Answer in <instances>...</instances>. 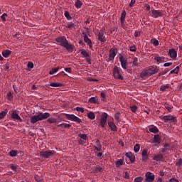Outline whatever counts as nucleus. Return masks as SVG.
Returning <instances> with one entry per match:
<instances>
[{
    "instance_id": "obj_62",
    "label": "nucleus",
    "mask_w": 182,
    "mask_h": 182,
    "mask_svg": "<svg viewBox=\"0 0 182 182\" xmlns=\"http://www.w3.org/2000/svg\"><path fill=\"white\" fill-rule=\"evenodd\" d=\"M64 70L68 73H72V68H65Z\"/></svg>"
},
{
    "instance_id": "obj_10",
    "label": "nucleus",
    "mask_w": 182,
    "mask_h": 182,
    "mask_svg": "<svg viewBox=\"0 0 182 182\" xmlns=\"http://www.w3.org/2000/svg\"><path fill=\"white\" fill-rule=\"evenodd\" d=\"M160 143H161V136L159 134L154 135L151 144H155V146H157V144H160Z\"/></svg>"
},
{
    "instance_id": "obj_19",
    "label": "nucleus",
    "mask_w": 182,
    "mask_h": 182,
    "mask_svg": "<svg viewBox=\"0 0 182 182\" xmlns=\"http://www.w3.org/2000/svg\"><path fill=\"white\" fill-rule=\"evenodd\" d=\"M11 119H14V120H18V122H22V118H21L19 114H18L15 111L11 113Z\"/></svg>"
},
{
    "instance_id": "obj_14",
    "label": "nucleus",
    "mask_w": 182,
    "mask_h": 182,
    "mask_svg": "<svg viewBox=\"0 0 182 182\" xmlns=\"http://www.w3.org/2000/svg\"><path fill=\"white\" fill-rule=\"evenodd\" d=\"M142 161L146 163L149 161V154H147V149H144L141 154Z\"/></svg>"
},
{
    "instance_id": "obj_60",
    "label": "nucleus",
    "mask_w": 182,
    "mask_h": 182,
    "mask_svg": "<svg viewBox=\"0 0 182 182\" xmlns=\"http://www.w3.org/2000/svg\"><path fill=\"white\" fill-rule=\"evenodd\" d=\"M97 157H99V159L100 160H102V159H103V152H99L97 154Z\"/></svg>"
},
{
    "instance_id": "obj_47",
    "label": "nucleus",
    "mask_w": 182,
    "mask_h": 182,
    "mask_svg": "<svg viewBox=\"0 0 182 182\" xmlns=\"http://www.w3.org/2000/svg\"><path fill=\"white\" fill-rule=\"evenodd\" d=\"M64 16L67 18L68 21H70V19H72V16H70L69 11H65Z\"/></svg>"
},
{
    "instance_id": "obj_37",
    "label": "nucleus",
    "mask_w": 182,
    "mask_h": 182,
    "mask_svg": "<svg viewBox=\"0 0 182 182\" xmlns=\"http://www.w3.org/2000/svg\"><path fill=\"white\" fill-rule=\"evenodd\" d=\"M35 180H36V181H37V182H45V181H43V176H38V175H36V176H35Z\"/></svg>"
},
{
    "instance_id": "obj_17",
    "label": "nucleus",
    "mask_w": 182,
    "mask_h": 182,
    "mask_svg": "<svg viewBox=\"0 0 182 182\" xmlns=\"http://www.w3.org/2000/svg\"><path fill=\"white\" fill-rule=\"evenodd\" d=\"M84 41L85 42V43H87L90 49H92V48H93V44L92 43V40H90V38H89L87 35L84 36Z\"/></svg>"
},
{
    "instance_id": "obj_20",
    "label": "nucleus",
    "mask_w": 182,
    "mask_h": 182,
    "mask_svg": "<svg viewBox=\"0 0 182 182\" xmlns=\"http://www.w3.org/2000/svg\"><path fill=\"white\" fill-rule=\"evenodd\" d=\"M149 131L151 133H154V134H157V133H159V130L157 129V127L154 126V125H151L149 127Z\"/></svg>"
},
{
    "instance_id": "obj_43",
    "label": "nucleus",
    "mask_w": 182,
    "mask_h": 182,
    "mask_svg": "<svg viewBox=\"0 0 182 182\" xmlns=\"http://www.w3.org/2000/svg\"><path fill=\"white\" fill-rule=\"evenodd\" d=\"M88 102L89 103L96 104L97 103V99H96L95 97H92L91 98L89 99Z\"/></svg>"
},
{
    "instance_id": "obj_22",
    "label": "nucleus",
    "mask_w": 182,
    "mask_h": 182,
    "mask_svg": "<svg viewBox=\"0 0 182 182\" xmlns=\"http://www.w3.org/2000/svg\"><path fill=\"white\" fill-rule=\"evenodd\" d=\"M154 60H156V62H157V63H163V62H164L166 58L164 57H160L159 55H154Z\"/></svg>"
},
{
    "instance_id": "obj_27",
    "label": "nucleus",
    "mask_w": 182,
    "mask_h": 182,
    "mask_svg": "<svg viewBox=\"0 0 182 182\" xmlns=\"http://www.w3.org/2000/svg\"><path fill=\"white\" fill-rule=\"evenodd\" d=\"M154 160H155L156 161H163V154H159L155 155L154 156Z\"/></svg>"
},
{
    "instance_id": "obj_4",
    "label": "nucleus",
    "mask_w": 182,
    "mask_h": 182,
    "mask_svg": "<svg viewBox=\"0 0 182 182\" xmlns=\"http://www.w3.org/2000/svg\"><path fill=\"white\" fill-rule=\"evenodd\" d=\"M107 117H109V114L106 112H103L101 114L100 126L102 129H105L107 126Z\"/></svg>"
},
{
    "instance_id": "obj_6",
    "label": "nucleus",
    "mask_w": 182,
    "mask_h": 182,
    "mask_svg": "<svg viewBox=\"0 0 182 182\" xmlns=\"http://www.w3.org/2000/svg\"><path fill=\"white\" fill-rule=\"evenodd\" d=\"M80 53L82 55L83 58H85L86 61L87 62L88 65H92V58L89 54V50H86L85 49L80 50Z\"/></svg>"
},
{
    "instance_id": "obj_32",
    "label": "nucleus",
    "mask_w": 182,
    "mask_h": 182,
    "mask_svg": "<svg viewBox=\"0 0 182 182\" xmlns=\"http://www.w3.org/2000/svg\"><path fill=\"white\" fill-rule=\"evenodd\" d=\"M104 170H105V168H103L102 167H101L99 165L95 166V173H103Z\"/></svg>"
},
{
    "instance_id": "obj_18",
    "label": "nucleus",
    "mask_w": 182,
    "mask_h": 182,
    "mask_svg": "<svg viewBox=\"0 0 182 182\" xmlns=\"http://www.w3.org/2000/svg\"><path fill=\"white\" fill-rule=\"evenodd\" d=\"M168 55L171 59H176L177 58V51L174 48L169 50Z\"/></svg>"
},
{
    "instance_id": "obj_21",
    "label": "nucleus",
    "mask_w": 182,
    "mask_h": 182,
    "mask_svg": "<svg viewBox=\"0 0 182 182\" xmlns=\"http://www.w3.org/2000/svg\"><path fill=\"white\" fill-rule=\"evenodd\" d=\"M108 126L109 127H110L112 132H117V127L116 126V124H114V122H108Z\"/></svg>"
},
{
    "instance_id": "obj_42",
    "label": "nucleus",
    "mask_w": 182,
    "mask_h": 182,
    "mask_svg": "<svg viewBox=\"0 0 182 182\" xmlns=\"http://www.w3.org/2000/svg\"><path fill=\"white\" fill-rule=\"evenodd\" d=\"M134 153H139L140 151V144H136V145L134 146Z\"/></svg>"
},
{
    "instance_id": "obj_38",
    "label": "nucleus",
    "mask_w": 182,
    "mask_h": 182,
    "mask_svg": "<svg viewBox=\"0 0 182 182\" xmlns=\"http://www.w3.org/2000/svg\"><path fill=\"white\" fill-rule=\"evenodd\" d=\"M59 72V67L53 68L50 72L49 75H55V73H58Z\"/></svg>"
},
{
    "instance_id": "obj_39",
    "label": "nucleus",
    "mask_w": 182,
    "mask_h": 182,
    "mask_svg": "<svg viewBox=\"0 0 182 182\" xmlns=\"http://www.w3.org/2000/svg\"><path fill=\"white\" fill-rule=\"evenodd\" d=\"M7 113H8V109H5L4 111H2L0 113V120H2V119H4L5 116H6Z\"/></svg>"
},
{
    "instance_id": "obj_64",
    "label": "nucleus",
    "mask_w": 182,
    "mask_h": 182,
    "mask_svg": "<svg viewBox=\"0 0 182 182\" xmlns=\"http://www.w3.org/2000/svg\"><path fill=\"white\" fill-rule=\"evenodd\" d=\"M169 182H179L178 180L174 178H172L169 180Z\"/></svg>"
},
{
    "instance_id": "obj_55",
    "label": "nucleus",
    "mask_w": 182,
    "mask_h": 182,
    "mask_svg": "<svg viewBox=\"0 0 182 182\" xmlns=\"http://www.w3.org/2000/svg\"><path fill=\"white\" fill-rule=\"evenodd\" d=\"M27 67L28 69H33V63L29 61L27 64Z\"/></svg>"
},
{
    "instance_id": "obj_13",
    "label": "nucleus",
    "mask_w": 182,
    "mask_h": 182,
    "mask_svg": "<svg viewBox=\"0 0 182 182\" xmlns=\"http://www.w3.org/2000/svg\"><path fill=\"white\" fill-rule=\"evenodd\" d=\"M146 181V182H153L154 181V174L151 173V172H147L145 174Z\"/></svg>"
},
{
    "instance_id": "obj_30",
    "label": "nucleus",
    "mask_w": 182,
    "mask_h": 182,
    "mask_svg": "<svg viewBox=\"0 0 182 182\" xmlns=\"http://www.w3.org/2000/svg\"><path fill=\"white\" fill-rule=\"evenodd\" d=\"M50 86L52 87H62L63 86V84L60 82H50Z\"/></svg>"
},
{
    "instance_id": "obj_8",
    "label": "nucleus",
    "mask_w": 182,
    "mask_h": 182,
    "mask_svg": "<svg viewBox=\"0 0 182 182\" xmlns=\"http://www.w3.org/2000/svg\"><path fill=\"white\" fill-rule=\"evenodd\" d=\"M113 75L115 79H119V80H123V75H120V71L119 70V67L115 65L113 68Z\"/></svg>"
},
{
    "instance_id": "obj_50",
    "label": "nucleus",
    "mask_w": 182,
    "mask_h": 182,
    "mask_svg": "<svg viewBox=\"0 0 182 182\" xmlns=\"http://www.w3.org/2000/svg\"><path fill=\"white\" fill-rule=\"evenodd\" d=\"M18 166H16V165H14V164H11V166H10V168H11V170H13V171H18Z\"/></svg>"
},
{
    "instance_id": "obj_61",
    "label": "nucleus",
    "mask_w": 182,
    "mask_h": 182,
    "mask_svg": "<svg viewBox=\"0 0 182 182\" xmlns=\"http://www.w3.org/2000/svg\"><path fill=\"white\" fill-rule=\"evenodd\" d=\"M129 50L131 52H136V46H132L131 47H129Z\"/></svg>"
},
{
    "instance_id": "obj_54",
    "label": "nucleus",
    "mask_w": 182,
    "mask_h": 182,
    "mask_svg": "<svg viewBox=\"0 0 182 182\" xmlns=\"http://www.w3.org/2000/svg\"><path fill=\"white\" fill-rule=\"evenodd\" d=\"M131 112H132L133 113H136V112H137V106L134 105L132 107H131Z\"/></svg>"
},
{
    "instance_id": "obj_25",
    "label": "nucleus",
    "mask_w": 182,
    "mask_h": 182,
    "mask_svg": "<svg viewBox=\"0 0 182 182\" xmlns=\"http://www.w3.org/2000/svg\"><path fill=\"white\" fill-rule=\"evenodd\" d=\"M125 19H126V11L124 10L121 14V18H120L121 25H124Z\"/></svg>"
},
{
    "instance_id": "obj_26",
    "label": "nucleus",
    "mask_w": 182,
    "mask_h": 182,
    "mask_svg": "<svg viewBox=\"0 0 182 182\" xmlns=\"http://www.w3.org/2000/svg\"><path fill=\"white\" fill-rule=\"evenodd\" d=\"M57 127H60L61 129H63V127L65 129H70V127H71V125L70 124L62 123L57 125Z\"/></svg>"
},
{
    "instance_id": "obj_16",
    "label": "nucleus",
    "mask_w": 182,
    "mask_h": 182,
    "mask_svg": "<svg viewBox=\"0 0 182 182\" xmlns=\"http://www.w3.org/2000/svg\"><path fill=\"white\" fill-rule=\"evenodd\" d=\"M125 156L127 157H128V159H129L131 163H134V161L136 160V156H134V154H133V153H132V152H127L125 154Z\"/></svg>"
},
{
    "instance_id": "obj_52",
    "label": "nucleus",
    "mask_w": 182,
    "mask_h": 182,
    "mask_svg": "<svg viewBox=\"0 0 182 182\" xmlns=\"http://www.w3.org/2000/svg\"><path fill=\"white\" fill-rule=\"evenodd\" d=\"M176 166H177V167H181V166H182V159H179L178 160V161L176 163Z\"/></svg>"
},
{
    "instance_id": "obj_2",
    "label": "nucleus",
    "mask_w": 182,
    "mask_h": 182,
    "mask_svg": "<svg viewBox=\"0 0 182 182\" xmlns=\"http://www.w3.org/2000/svg\"><path fill=\"white\" fill-rule=\"evenodd\" d=\"M49 117H50V114L49 112H38L37 115L31 117L30 120L32 124H35V123L42 122V120H46V119H49Z\"/></svg>"
},
{
    "instance_id": "obj_15",
    "label": "nucleus",
    "mask_w": 182,
    "mask_h": 182,
    "mask_svg": "<svg viewBox=\"0 0 182 182\" xmlns=\"http://www.w3.org/2000/svg\"><path fill=\"white\" fill-rule=\"evenodd\" d=\"M164 120L166 122H171L172 123H175L176 122V117L171 116V115H165L163 117Z\"/></svg>"
},
{
    "instance_id": "obj_57",
    "label": "nucleus",
    "mask_w": 182,
    "mask_h": 182,
    "mask_svg": "<svg viewBox=\"0 0 182 182\" xmlns=\"http://www.w3.org/2000/svg\"><path fill=\"white\" fill-rule=\"evenodd\" d=\"M100 96H101L103 102H106V93L101 92Z\"/></svg>"
},
{
    "instance_id": "obj_33",
    "label": "nucleus",
    "mask_w": 182,
    "mask_h": 182,
    "mask_svg": "<svg viewBox=\"0 0 182 182\" xmlns=\"http://www.w3.org/2000/svg\"><path fill=\"white\" fill-rule=\"evenodd\" d=\"M82 5H83V3H82L80 0H77L75 1V6L77 9H80V8H82Z\"/></svg>"
},
{
    "instance_id": "obj_1",
    "label": "nucleus",
    "mask_w": 182,
    "mask_h": 182,
    "mask_svg": "<svg viewBox=\"0 0 182 182\" xmlns=\"http://www.w3.org/2000/svg\"><path fill=\"white\" fill-rule=\"evenodd\" d=\"M55 41L63 48H65L68 52H73V49H75V46L66 39L65 36H60L55 38Z\"/></svg>"
},
{
    "instance_id": "obj_63",
    "label": "nucleus",
    "mask_w": 182,
    "mask_h": 182,
    "mask_svg": "<svg viewBox=\"0 0 182 182\" xmlns=\"http://www.w3.org/2000/svg\"><path fill=\"white\" fill-rule=\"evenodd\" d=\"M146 11H150V5L145 4V6H144Z\"/></svg>"
},
{
    "instance_id": "obj_12",
    "label": "nucleus",
    "mask_w": 182,
    "mask_h": 182,
    "mask_svg": "<svg viewBox=\"0 0 182 182\" xmlns=\"http://www.w3.org/2000/svg\"><path fill=\"white\" fill-rule=\"evenodd\" d=\"M119 61H120L121 66H122V69H124V70L127 69V68L129 66L127 65V60H126L124 59V57H123V55H121L119 57Z\"/></svg>"
},
{
    "instance_id": "obj_34",
    "label": "nucleus",
    "mask_w": 182,
    "mask_h": 182,
    "mask_svg": "<svg viewBox=\"0 0 182 182\" xmlns=\"http://www.w3.org/2000/svg\"><path fill=\"white\" fill-rule=\"evenodd\" d=\"M75 26H76V24H75V23L70 22L68 24L65 26V28L67 29H73V28H75Z\"/></svg>"
},
{
    "instance_id": "obj_29",
    "label": "nucleus",
    "mask_w": 182,
    "mask_h": 182,
    "mask_svg": "<svg viewBox=\"0 0 182 182\" xmlns=\"http://www.w3.org/2000/svg\"><path fill=\"white\" fill-rule=\"evenodd\" d=\"M9 154L10 157H16V156H18V154H19V152L16 150H11L9 152Z\"/></svg>"
},
{
    "instance_id": "obj_3",
    "label": "nucleus",
    "mask_w": 182,
    "mask_h": 182,
    "mask_svg": "<svg viewBox=\"0 0 182 182\" xmlns=\"http://www.w3.org/2000/svg\"><path fill=\"white\" fill-rule=\"evenodd\" d=\"M159 73V69H157V67H150L149 68H147L144 70H143L140 73V77L141 79H147L148 77H150V76H152V75H156V73Z\"/></svg>"
},
{
    "instance_id": "obj_31",
    "label": "nucleus",
    "mask_w": 182,
    "mask_h": 182,
    "mask_svg": "<svg viewBox=\"0 0 182 182\" xmlns=\"http://www.w3.org/2000/svg\"><path fill=\"white\" fill-rule=\"evenodd\" d=\"M132 65H134V66L135 68H139V66H140V63L139 62V59L137 58H134L132 60Z\"/></svg>"
},
{
    "instance_id": "obj_35",
    "label": "nucleus",
    "mask_w": 182,
    "mask_h": 182,
    "mask_svg": "<svg viewBox=\"0 0 182 182\" xmlns=\"http://www.w3.org/2000/svg\"><path fill=\"white\" fill-rule=\"evenodd\" d=\"M166 89H170V84H166L165 85H161L160 87V90L161 92H166Z\"/></svg>"
},
{
    "instance_id": "obj_24",
    "label": "nucleus",
    "mask_w": 182,
    "mask_h": 182,
    "mask_svg": "<svg viewBox=\"0 0 182 182\" xmlns=\"http://www.w3.org/2000/svg\"><path fill=\"white\" fill-rule=\"evenodd\" d=\"M95 143L97 146H94V149H95L97 151H102V144H100V141L97 140Z\"/></svg>"
},
{
    "instance_id": "obj_53",
    "label": "nucleus",
    "mask_w": 182,
    "mask_h": 182,
    "mask_svg": "<svg viewBox=\"0 0 182 182\" xmlns=\"http://www.w3.org/2000/svg\"><path fill=\"white\" fill-rule=\"evenodd\" d=\"M7 98L9 100H12L14 99V95H12V92H8L7 93Z\"/></svg>"
},
{
    "instance_id": "obj_49",
    "label": "nucleus",
    "mask_w": 182,
    "mask_h": 182,
    "mask_svg": "<svg viewBox=\"0 0 182 182\" xmlns=\"http://www.w3.org/2000/svg\"><path fill=\"white\" fill-rule=\"evenodd\" d=\"M6 16H8V14L6 13H4L1 16V18L2 19V22H6Z\"/></svg>"
},
{
    "instance_id": "obj_5",
    "label": "nucleus",
    "mask_w": 182,
    "mask_h": 182,
    "mask_svg": "<svg viewBox=\"0 0 182 182\" xmlns=\"http://www.w3.org/2000/svg\"><path fill=\"white\" fill-rule=\"evenodd\" d=\"M40 156L44 159H50V157L55 156V151H41Z\"/></svg>"
},
{
    "instance_id": "obj_41",
    "label": "nucleus",
    "mask_w": 182,
    "mask_h": 182,
    "mask_svg": "<svg viewBox=\"0 0 182 182\" xmlns=\"http://www.w3.org/2000/svg\"><path fill=\"white\" fill-rule=\"evenodd\" d=\"M87 117L88 119H90V120H95V113H93L92 112H90L87 114Z\"/></svg>"
},
{
    "instance_id": "obj_7",
    "label": "nucleus",
    "mask_w": 182,
    "mask_h": 182,
    "mask_svg": "<svg viewBox=\"0 0 182 182\" xmlns=\"http://www.w3.org/2000/svg\"><path fill=\"white\" fill-rule=\"evenodd\" d=\"M65 117L68 120H72V122H75V123H82V119H80L79 117H76L75 114H66Z\"/></svg>"
},
{
    "instance_id": "obj_51",
    "label": "nucleus",
    "mask_w": 182,
    "mask_h": 182,
    "mask_svg": "<svg viewBox=\"0 0 182 182\" xmlns=\"http://www.w3.org/2000/svg\"><path fill=\"white\" fill-rule=\"evenodd\" d=\"M75 110L77 112H80V113H83L85 112V109L83 107H77L75 108Z\"/></svg>"
},
{
    "instance_id": "obj_58",
    "label": "nucleus",
    "mask_w": 182,
    "mask_h": 182,
    "mask_svg": "<svg viewBox=\"0 0 182 182\" xmlns=\"http://www.w3.org/2000/svg\"><path fill=\"white\" fill-rule=\"evenodd\" d=\"M134 4H136V0H131L129 6L130 8H133V6H134Z\"/></svg>"
},
{
    "instance_id": "obj_56",
    "label": "nucleus",
    "mask_w": 182,
    "mask_h": 182,
    "mask_svg": "<svg viewBox=\"0 0 182 182\" xmlns=\"http://www.w3.org/2000/svg\"><path fill=\"white\" fill-rule=\"evenodd\" d=\"M135 182H142L143 181V177L139 176L134 178Z\"/></svg>"
},
{
    "instance_id": "obj_23",
    "label": "nucleus",
    "mask_w": 182,
    "mask_h": 182,
    "mask_svg": "<svg viewBox=\"0 0 182 182\" xmlns=\"http://www.w3.org/2000/svg\"><path fill=\"white\" fill-rule=\"evenodd\" d=\"M11 53H12V51L10 50H4L2 51L1 55L4 58H9Z\"/></svg>"
},
{
    "instance_id": "obj_59",
    "label": "nucleus",
    "mask_w": 182,
    "mask_h": 182,
    "mask_svg": "<svg viewBox=\"0 0 182 182\" xmlns=\"http://www.w3.org/2000/svg\"><path fill=\"white\" fill-rule=\"evenodd\" d=\"M141 33H140V31H135V33H134V36H135V38H140V36H141Z\"/></svg>"
},
{
    "instance_id": "obj_48",
    "label": "nucleus",
    "mask_w": 182,
    "mask_h": 182,
    "mask_svg": "<svg viewBox=\"0 0 182 182\" xmlns=\"http://www.w3.org/2000/svg\"><path fill=\"white\" fill-rule=\"evenodd\" d=\"M180 70V67L177 66L174 70H171L170 73L173 75V73L177 74L178 73V71Z\"/></svg>"
},
{
    "instance_id": "obj_40",
    "label": "nucleus",
    "mask_w": 182,
    "mask_h": 182,
    "mask_svg": "<svg viewBox=\"0 0 182 182\" xmlns=\"http://www.w3.org/2000/svg\"><path fill=\"white\" fill-rule=\"evenodd\" d=\"M47 122L50 123V124H53V123H58V119L55 118H49L47 119Z\"/></svg>"
},
{
    "instance_id": "obj_44",
    "label": "nucleus",
    "mask_w": 182,
    "mask_h": 182,
    "mask_svg": "<svg viewBox=\"0 0 182 182\" xmlns=\"http://www.w3.org/2000/svg\"><path fill=\"white\" fill-rule=\"evenodd\" d=\"M151 42L154 46H159V41L156 38L151 39Z\"/></svg>"
},
{
    "instance_id": "obj_46",
    "label": "nucleus",
    "mask_w": 182,
    "mask_h": 182,
    "mask_svg": "<svg viewBox=\"0 0 182 182\" xmlns=\"http://www.w3.org/2000/svg\"><path fill=\"white\" fill-rule=\"evenodd\" d=\"M121 115H122V114L120 112H117L115 114L114 119H115V120H117V122H120V116Z\"/></svg>"
},
{
    "instance_id": "obj_9",
    "label": "nucleus",
    "mask_w": 182,
    "mask_h": 182,
    "mask_svg": "<svg viewBox=\"0 0 182 182\" xmlns=\"http://www.w3.org/2000/svg\"><path fill=\"white\" fill-rule=\"evenodd\" d=\"M106 33L105 32V30L101 29L97 34L98 36V41L101 42V43H105L106 42Z\"/></svg>"
},
{
    "instance_id": "obj_45",
    "label": "nucleus",
    "mask_w": 182,
    "mask_h": 182,
    "mask_svg": "<svg viewBox=\"0 0 182 182\" xmlns=\"http://www.w3.org/2000/svg\"><path fill=\"white\" fill-rule=\"evenodd\" d=\"M78 136L82 140H87V135L86 134H79Z\"/></svg>"
},
{
    "instance_id": "obj_28",
    "label": "nucleus",
    "mask_w": 182,
    "mask_h": 182,
    "mask_svg": "<svg viewBox=\"0 0 182 182\" xmlns=\"http://www.w3.org/2000/svg\"><path fill=\"white\" fill-rule=\"evenodd\" d=\"M152 14L155 18H159V16H161L163 15L159 10H152Z\"/></svg>"
},
{
    "instance_id": "obj_11",
    "label": "nucleus",
    "mask_w": 182,
    "mask_h": 182,
    "mask_svg": "<svg viewBox=\"0 0 182 182\" xmlns=\"http://www.w3.org/2000/svg\"><path fill=\"white\" fill-rule=\"evenodd\" d=\"M116 55H117V50L116 48H111L110 50V54L109 55V61H112L114 60V58L116 57Z\"/></svg>"
},
{
    "instance_id": "obj_36",
    "label": "nucleus",
    "mask_w": 182,
    "mask_h": 182,
    "mask_svg": "<svg viewBox=\"0 0 182 182\" xmlns=\"http://www.w3.org/2000/svg\"><path fill=\"white\" fill-rule=\"evenodd\" d=\"M124 161L123 159H118L116 162V167L118 168L119 166H123Z\"/></svg>"
}]
</instances>
